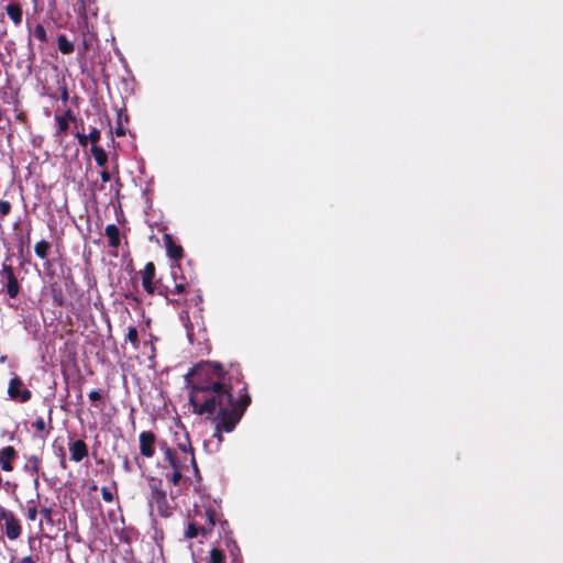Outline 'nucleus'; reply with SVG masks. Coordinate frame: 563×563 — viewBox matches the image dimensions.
I'll return each mask as SVG.
<instances>
[{
    "label": "nucleus",
    "instance_id": "1",
    "mask_svg": "<svg viewBox=\"0 0 563 563\" xmlns=\"http://www.w3.org/2000/svg\"><path fill=\"white\" fill-rule=\"evenodd\" d=\"M191 376L189 404L192 412L216 421L213 437L223 441V432H232L251 404L247 384L238 363L224 366L220 362L196 364Z\"/></svg>",
    "mask_w": 563,
    "mask_h": 563
},
{
    "label": "nucleus",
    "instance_id": "2",
    "mask_svg": "<svg viewBox=\"0 0 563 563\" xmlns=\"http://www.w3.org/2000/svg\"><path fill=\"white\" fill-rule=\"evenodd\" d=\"M158 296L166 299L167 303L174 307H184L187 310L198 307L202 302L200 289L183 275L181 267L178 264L170 266L169 279L164 282L158 279Z\"/></svg>",
    "mask_w": 563,
    "mask_h": 563
},
{
    "label": "nucleus",
    "instance_id": "3",
    "mask_svg": "<svg viewBox=\"0 0 563 563\" xmlns=\"http://www.w3.org/2000/svg\"><path fill=\"white\" fill-rule=\"evenodd\" d=\"M146 482L150 488V505L152 507H156V510L161 517H169L172 515V508L169 506L166 490L163 487V481L155 476H148Z\"/></svg>",
    "mask_w": 563,
    "mask_h": 563
},
{
    "label": "nucleus",
    "instance_id": "4",
    "mask_svg": "<svg viewBox=\"0 0 563 563\" xmlns=\"http://www.w3.org/2000/svg\"><path fill=\"white\" fill-rule=\"evenodd\" d=\"M198 525L201 537L207 539L211 536L217 521L220 520V512L212 505L195 506L192 514L189 515Z\"/></svg>",
    "mask_w": 563,
    "mask_h": 563
},
{
    "label": "nucleus",
    "instance_id": "5",
    "mask_svg": "<svg viewBox=\"0 0 563 563\" xmlns=\"http://www.w3.org/2000/svg\"><path fill=\"white\" fill-rule=\"evenodd\" d=\"M0 276L3 283L1 292H5L11 299H15L21 291V285L15 275L14 268L12 267L9 256H7L2 262Z\"/></svg>",
    "mask_w": 563,
    "mask_h": 563
},
{
    "label": "nucleus",
    "instance_id": "6",
    "mask_svg": "<svg viewBox=\"0 0 563 563\" xmlns=\"http://www.w3.org/2000/svg\"><path fill=\"white\" fill-rule=\"evenodd\" d=\"M0 521H3L5 537L13 541L22 534V526L13 511L0 506Z\"/></svg>",
    "mask_w": 563,
    "mask_h": 563
},
{
    "label": "nucleus",
    "instance_id": "7",
    "mask_svg": "<svg viewBox=\"0 0 563 563\" xmlns=\"http://www.w3.org/2000/svg\"><path fill=\"white\" fill-rule=\"evenodd\" d=\"M175 437L178 450L184 454H189V462L194 468V473L198 478H200V472L195 459V451L191 445L189 434L183 430L181 432H175Z\"/></svg>",
    "mask_w": 563,
    "mask_h": 563
},
{
    "label": "nucleus",
    "instance_id": "8",
    "mask_svg": "<svg viewBox=\"0 0 563 563\" xmlns=\"http://www.w3.org/2000/svg\"><path fill=\"white\" fill-rule=\"evenodd\" d=\"M156 277V267L153 262H147L141 272L143 289L151 296L158 292V279Z\"/></svg>",
    "mask_w": 563,
    "mask_h": 563
},
{
    "label": "nucleus",
    "instance_id": "9",
    "mask_svg": "<svg viewBox=\"0 0 563 563\" xmlns=\"http://www.w3.org/2000/svg\"><path fill=\"white\" fill-rule=\"evenodd\" d=\"M8 395L12 400L27 402L32 398V393L27 388H23V382L19 376L10 379Z\"/></svg>",
    "mask_w": 563,
    "mask_h": 563
},
{
    "label": "nucleus",
    "instance_id": "10",
    "mask_svg": "<svg viewBox=\"0 0 563 563\" xmlns=\"http://www.w3.org/2000/svg\"><path fill=\"white\" fill-rule=\"evenodd\" d=\"M140 454L151 459L155 454L156 435L152 431H142L139 434Z\"/></svg>",
    "mask_w": 563,
    "mask_h": 563
},
{
    "label": "nucleus",
    "instance_id": "11",
    "mask_svg": "<svg viewBox=\"0 0 563 563\" xmlns=\"http://www.w3.org/2000/svg\"><path fill=\"white\" fill-rule=\"evenodd\" d=\"M68 449L70 453V460L76 463L81 462L89 454V448L87 443L81 439L70 441L68 443Z\"/></svg>",
    "mask_w": 563,
    "mask_h": 563
},
{
    "label": "nucleus",
    "instance_id": "12",
    "mask_svg": "<svg viewBox=\"0 0 563 563\" xmlns=\"http://www.w3.org/2000/svg\"><path fill=\"white\" fill-rule=\"evenodd\" d=\"M167 255L170 260L178 262L184 257V250L181 245L176 244L173 236L168 233L163 235Z\"/></svg>",
    "mask_w": 563,
    "mask_h": 563
},
{
    "label": "nucleus",
    "instance_id": "13",
    "mask_svg": "<svg viewBox=\"0 0 563 563\" xmlns=\"http://www.w3.org/2000/svg\"><path fill=\"white\" fill-rule=\"evenodd\" d=\"M18 457L16 450L9 445L0 450V466L4 472H12V462Z\"/></svg>",
    "mask_w": 563,
    "mask_h": 563
},
{
    "label": "nucleus",
    "instance_id": "14",
    "mask_svg": "<svg viewBox=\"0 0 563 563\" xmlns=\"http://www.w3.org/2000/svg\"><path fill=\"white\" fill-rule=\"evenodd\" d=\"M52 412L53 410L49 409L48 410V427L46 426V422L44 420V418L42 417H38L33 423H32V428L35 430V432L38 434V438H41L42 440H45L48 434H49V431L53 429V426H52Z\"/></svg>",
    "mask_w": 563,
    "mask_h": 563
},
{
    "label": "nucleus",
    "instance_id": "15",
    "mask_svg": "<svg viewBox=\"0 0 563 563\" xmlns=\"http://www.w3.org/2000/svg\"><path fill=\"white\" fill-rule=\"evenodd\" d=\"M5 12L15 26H19L22 23L23 10L19 2H10L7 4Z\"/></svg>",
    "mask_w": 563,
    "mask_h": 563
},
{
    "label": "nucleus",
    "instance_id": "16",
    "mask_svg": "<svg viewBox=\"0 0 563 563\" xmlns=\"http://www.w3.org/2000/svg\"><path fill=\"white\" fill-rule=\"evenodd\" d=\"M104 234L108 238L109 246L117 249L120 245V230L115 224H108L104 229Z\"/></svg>",
    "mask_w": 563,
    "mask_h": 563
},
{
    "label": "nucleus",
    "instance_id": "17",
    "mask_svg": "<svg viewBox=\"0 0 563 563\" xmlns=\"http://www.w3.org/2000/svg\"><path fill=\"white\" fill-rule=\"evenodd\" d=\"M57 46L59 52L64 55H69L75 51L74 43L69 41L65 34H59L57 36Z\"/></svg>",
    "mask_w": 563,
    "mask_h": 563
},
{
    "label": "nucleus",
    "instance_id": "18",
    "mask_svg": "<svg viewBox=\"0 0 563 563\" xmlns=\"http://www.w3.org/2000/svg\"><path fill=\"white\" fill-rule=\"evenodd\" d=\"M91 154H92L97 165L104 168L108 163L107 152L101 146L92 145Z\"/></svg>",
    "mask_w": 563,
    "mask_h": 563
},
{
    "label": "nucleus",
    "instance_id": "19",
    "mask_svg": "<svg viewBox=\"0 0 563 563\" xmlns=\"http://www.w3.org/2000/svg\"><path fill=\"white\" fill-rule=\"evenodd\" d=\"M198 536H201L200 529L195 520L189 516L188 523L184 530V538L187 540H192Z\"/></svg>",
    "mask_w": 563,
    "mask_h": 563
},
{
    "label": "nucleus",
    "instance_id": "20",
    "mask_svg": "<svg viewBox=\"0 0 563 563\" xmlns=\"http://www.w3.org/2000/svg\"><path fill=\"white\" fill-rule=\"evenodd\" d=\"M49 249H51V243L45 240H41L35 244L34 252L37 257L45 260L48 256Z\"/></svg>",
    "mask_w": 563,
    "mask_h": 563
},
{
    "label": "nucleus",
    "instance_id": "21",
    "mask_svg": "<svg viewBox=\"0 0 563 563\" xmlns=\"http://www.w3.org/2000/svg\"><path fill=\"white\" fill-rule=\"evenodd\" d=\"M95 0H76L74 3V11L81 18H86L89 5Z\"/></svg>",
    "mask_w": 563,
    "mask_h": 563
},
{
    "label": "nucleus",
    "instance_id": "22",
    "mask_svg": "<svg viewBox=\"0 0 563 563\" xmlns=\"http://www.w3.org/2000/svg\"><path fill=\"white\" fill-rule=\"evenodd\" d=\"M55 121L57 123L56 136L64 135L67 132V130L69 129V123L67 122V118L56 114Z\"/></svg>",
    "mask_w": 563,
    "mask_h": 563
},
{
    "label": "nucleus",
    "instance_id": "23",
    "mask_svg": "<svg viewBox=\"0 0 563 563\" xmlns=\"http://www.w3.org/2000/svg\"><path fill=\"white\" fill-rule=\"evenodd\" d=\"M209 562L210 563H224L225 555L222 550L218 548H213L209 553Z\"/></svg>",
    "mask_w": 563,
    "mask_h": 563
},
{
    "label": "nucleus",
    "instance_id": "24",
    "mask_svg": "<svg viewBox=\"0 0 563 563\" xmlns=\"http://www.w3.org/2000/svg\"><path fill=\"white\" fill-rule=\"evenodd\" d=\"M125 339L133 345L134 349L139 347V332L134 325L128 328Z\"/></svg>",
    "mask_w": 563,
    "mask_h": 563
},
{
    "label": "nucleus",
    "instance_id": "25",
    "mask_svg": "<svg viewBox=\"0 0 563 563\" xmlns=\"http://www.w3.org/2000/svg\"><path fill=\"white\" fill-rule=\"evenodd\" d=\"M42 460L36 455H31L27 459L26 467H29L33 473L38 474L41 468Z\"/></svg>",
    "mask_w": 563,
    "mask_h": 563
},
{
    "label": "nucleus",
    "instance_id": "26",
    "mask_svg": "<svg viewBox=\"0 0 563 563\" xmlns=\"http://www.w3.org/2000/svg\"><path fill=\"white\" fill-rule=\"evenodd\" d=\"M33 36L38 40L41 43L47 42L46 30L42 24H37L33 30Z\"/></svg>",
    "mask_w": 563,
    "mask_h": 563
},
{
    "label": "nucleus",
    "instance_id": "27",
    "mask_svg": "<svg viewBox=\"0 0 563 563\" xmlns=\"http://www.w3.org/2000/svg\"><path fill=\"white\" fill-rule=\"evenodd\" d=\"M38 512L40 511L37 510L35 503L33 500L27 501L26 518L31 521H34Z\"/></svg>",
    "mask_w": 563,
    "mask_h": 563
},
{
    "label": "nucleus",
    "instance_id": "28",
    "mask_svg": "<svg viewBox=\"0 0 563 563\" xmlns=\"http://www.w3.org/2000/svg\"><path fill=\"white\" fill-rule=\"evenodd\" d=\"M114 133L117 136L125 135V129L123 126V114L121 111L118 112V120H117V126H115Z\"/></svg>",
    "mask_w": 563,
    "mask_h": 563
},
{
    "label": "nucleus",
    "instance_id": "29",
    "mask_svg": "<svg viewBox=\"0 0 563 563\" xmlns=\"http://www.w3.org/2000/svg\"><path fill=\"white\" fill-rule=\"evenodd\" d=\"M164 455H165V460L168 462V464L170 466L177 467V464H175L177 455H176V452L170 446H166Z\"/></svg>",
    "mask_w": 563,
    "mask_h": 563
},
{
    "label": "nucleus",
    "instance_id": "30",
    "mask_svg": "<svg viewBox=\"0 0 563 563\" xmlns=\"http://www.w3.org/2000/svg\"><path fill=\"white\" fill-rule=\"evenodd\" d=\"M101 133L97 128H92L91 131L88 134L89 142L92 145H97V143L100 141Z\"/></svg>",
    "mask_w": 563,
    "mask_h": 563
},
{
    "label": "nucleus",
    "instance_id": "31",
    "mask_svg": "<svg viewBox=\"0 0 563 563\" xmlns=\"http://www.w3.org/2000/svg\"><path fill=\"white\" fill-rule=\"evenodd\" d=\"M183 478V471L173 470V473L168 475V479L173 485H178Z\"/></svg>",
    "mask_w": 563,
    "mask_h": 563
},
{
    "label": "nucleus",
    "instance_id": "32",
    "mask_svg": "<svg viewBox=\"0 0 563 563\" xmlns=\"http://www.w3.org/2000/svg\"><path fill=\"white\" fill-rule=\"evenodd\" d=\"M188 456H189V454H185L184 457L176 456V463L175 464H177V467L176 466H172V468L173 470L183 471L186 467L187 461L189 460Z\"/></svg>",
    "mask_w": 563,
    "mask_h": 563
},
{
    "label": "nucleus",
    "instance_id": "33",
    "mask_svg": "<svg viewBox=\"0 0 563 563\" xmlns=\"http://www.w3.org/2000/svg\"><path fill=\"white\" fill-rule=\"evenodd\" d=\"M101 496L106 503H112L114 500L113 493L106 486L101 487Z\"/></svg>",
    "mask_w": 563,
    "mask_h": 563
},
{
    "label": "nucleus",
    "instance_id": "34",
    "mask_svg": "<svg viewBox=\"0 0 563 563\" xmlns=\"http://www.w3.org/2000/svg\"><path fill=\"white\" fill-rule=\"evenodd\" d=\"M11 212V203L8 200H0V213L2 217Z\"/></svg>",
    "mask_w": 563,
    "mask_h": 563
},
{
    "label": "nucleus",
    "instance_id": "35",
    "mask_svg": "<svg viewBox=\"0 0 563 563\" xmlns=\"http://www.w3.org/2000/svg\"><path fill=\"white\" fill-rule=\"evenodd\" d=\"M89 400L97 407L96 402L102 399L101 393L99 390H91L88 395Z\"/></svg>",
    "mask_w": 563,
    "mask_h": 563
},
{
    "label": "nucleus",
    "instance_id": "36",
    "mask_svg": "<svg viewBox=\"0 0 563 563\" xmlns=\"http://www.w3.org/2000/svg\"><path fill=\"white\" fill-rule=\"evenodd\" d=\"M40 514L45 518V520L49 523H53V518H52V509L51 508H42L40 510Z\"/></svg>",
    "mask_w": 563,
    "mask_h": 563
},
{
    "label": "nucleus",
    "instance_id": "37",
    "mask_svg": "<svg viewBox=\"0 0 563 563\" xmlns=\"http://www.w3.org/2000/svg\"><path fill=\"white\" fill-rule=\"evenodd\" d=\"M76 137H77L78 143L80 144V146L86 147L88 145V142H89L88 135L78 132L76 134Z\"/></svg>",
    "mask_w": 563,
    "mask_h": 563
},
{
    "label": "nucleus",
    "instance_id": "38",
    "mask_svg": "<svg viewBox=\"0 0 563 563\" xmlns=\"http://www.w3.org/2000/svg\"><path fill=\"white\" fill-rule=\"evenodd\" d=\"M60 99H62L63 102H67L68 99H69V92H68V88H67L66 85H64L62 87Z\"/></svg>",
    "mask_w": 563,
    "mask_h": 563
},
{
    "label": "nucleus",
    "instance_id": "39",
    "mask_svg": "<svg viewBox=\"0 0 563 563\" xmlns=\"http://www.w3.org/2000/svg\"><path fill=\"white\" fill-rule=\"evenodd\" d=\"M53 448H54V451H55V454L57 457H65L66 456V453H65V450L64 448L60 445V446H56L55 444H53Z\"/></svg>",
    "mask_w": 563,
    "mask_h": 563
},
{
    "label": "nucleus",
    "instance_id": "40",
    "mask_svg": "<svg viewBox=\"0 0 563 563\" xmlns=\"http://www.w3.org/2000/svg\"><path fill=\"white\" fill-rule=\"evenodd\" d=\"M100 178L103 183H108L111 179V174L107 169H103L100 173Z\"/></svg>",
    "mask_w": 563,
    "mask_h": 563
},
{
    "label": "nucleus",
    "instance_id": "41",
    "mask_svg": "<svg viewBox=\"0 0 563 563\" xmlns=\"http://www.w3.org/2000/svg\"><path fill=\"white\" fill-rule=\"evenodd\" d=\"M125 299L129 300V301H133L135 302L136 305H139L141 301L139 299L137 296H135L134 294L130 292V294H125L124 295Z\"/></svg>",
    "mask_w": 563,
    "mask_h": 563
},
{
    "label": "nucleus",
    "instance_id": "42",
    "mask_svg": "<svg viewBox=\"0 0 563 563\" xmlns=\"http://www.w3.org/2000/svg\"><path fill=\"white\" fill-rule=\"evenodd\" d=\"M220 517H222L221 514H220ZM217 523H219L221 529L223 530V532L227 533V528H229V522L225 519L220 518V520L217 521Z\"/></svg>",
    "mask_w": 563,
    "mask_h": 563
},
{
    "label": "nucleus",
    "instance_id": "43",
    "mask_svg": "<svg viewBox=\"0 0 563 563\" xmlns=\"http://www.w3.org/2000/svg\"><path fill=\"white\" fill-rule=\"evenodd\" d=\"M89 48H90V44L87 41V38L84 37V40H82V48H79V51H80L81 54H85L86 52L89 51Z\"/></svg>",
    "mask_w": 563,
    "mask_h": 563
},
{
    "label": "nucleus",
    "instance_id": "44",
    "mask_svg": "<svg viewBox=\"0 0 563 563\" xmlns=\"http://www.w3.org/2000/svg\"><path fill=\"white\" fill-rule=\"evenodd\" d=\"M62 117H66L68 123H69V121H74L75 120V115L73 114L70 109H67Z\"/></svg>",
    "mask_w": 563,
    "mask_h": 563
},
{
    "label": "nucleus",
    "instance_id": "45",
    "mask_svg": "<svg viewBox=\"0 0 563 563\" xmlns=\"http://www.w3.org/2000/svg\"><path fill=\"white\" fill-rule=\"evenodd\" d=\"M122 466H123V470H124L125 472H130V471H131V464H130V460H129V457H128V456H124V459H123V465H122Z\"/></svg>",
    "mask_w": 563,
    "mask_h": 563
},
{
    "label": "nucleus",
    "instance_id": "46",
    "mask_svg": "<svg viewBox=\"0 0 563 563\" xmlns=\"http://www.w3.org/2000/svg\"><path fill=\"white\" fill-rule=\"evenodd\" d=\"M54 301L57 302L59 306L63 305V294H62V291H58L57 294H54Z\"/></svg>",
    "mask_w": 563,
    "mask_h": 563
},
{
    "label": "nucleus",
    "instance_id": "47",
    "mask_svg": "<svg viewBox=\"0 0 563 563\" xmlns=\"http://www.w3.org/2000/svg\"><path fill=\"white\" fill-rule=\"evenodd\" d=\"M21 563H37V561L32 555H27L21 559Z\"/></svg>",
    "mask_w": 563,
    "mask_h": 563
},
{
    "label": "nucleus",
    "instance_id": "48",
    "mask_svg": "<svg viewBox=\"0 0 563 563\" xmlns=\"http://www.w3.org/2000/svg\"><path fill=\"white\" fill-rule=\"evenodd\" d=\"M58 459H59V466L63 470H66L68 467L67 462H66V456L65 457H58Z\"/></svg>",
    "mask_w": 563,
    "mask_h": 563
},
{
    "label": "nucleus",
    "instance_id": "49",
    "mask_svg": "<svg viewBox=\"0 0 563 563\" xmlns=\"http://www.w3.org/2000/svg\"><path fill=\"white\" fill-rule=\"evenodd\" d=\"M25 243L26 244L30 243V235H27L26 240H23V238H21L20 252H22L23 246H24Z\"/></svg>",
    "mask_w": 563,
    "mask_h": 563
},
{
    "label": "nucleus",
    "instance_id": "50",
    "mask_svg": "<svg viewBox=\"0 0 563 563\" xmlns=\"http://www.w3.org/2000/svg\"><path fill=\"white\" fill-rule=\"evenodd\" d=\"M166 446H168V444H167L165 441L159 442V448H161V450H162L164 453H165Z\"/></svg>",
    "mask_w": 563,
    "mask_h": 563
},
{
    "label": "nucleus",
    "instance_id": "51",
    "mask_svg": "<svg viewBox=\"0 0 563 563\" xmlns=\"http://www.w3.org/2000/svg\"><path fill=\"white\" fill-rule=\"evenodd\" d=\"M115 186H118V187H121V186H122V184H121V181H120V178H119V177L115 179Z\"/></svg>",
    "mask_w": 563,
    "mask_h": 563
},
{
    "label": "nucleus",
    "instance_id": "52",
    "mask_svg": "<svg viewBox=\"0 0 563 563\" xmlns=\"http://www.w3.org/2000/svg\"><path fill=\"white\" fill-rule=\"evenodd\" d=\"M5 360H7V356H5V355H2V356L0 357V363H4V362H5Z\"/></svg>",
    "mask_w": 563,
    "mask_h": 563
},
{
    "label": "nucleus",
    "instance_id": "53",
    "mask_svg": "<svg viewBox=\"0 0 563 563\" xmlns=\"http://www.w3.org/2000/svg\"><path fill=\"white\" fill-rule=\"evenodd\" d=\"M34 541V538H30L29 542L32 543Z\"/></svg>",
    "mask_w": 563,
    "mask_h": 563
}]
</instances>
